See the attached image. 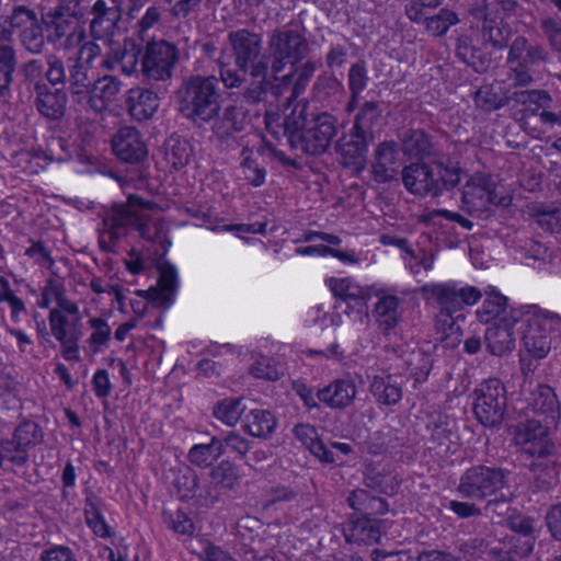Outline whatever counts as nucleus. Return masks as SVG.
I'll return each instance as SVG.
<instances>
[{
    "instance_id": "obj_56",
    "label": "nucleus",
    "mask_w": 561,
    "mask_h": 561,
    "mask_svg": "<svg viewBox=\"0 0 561 561\" xmlns=\"http://www.w3.org/2000/svg\"><path fill=\"white\" fill-rule=\"evenodd\" d=\"M537 537L512 535L504 542V550L514 553L515 557L526 558L534 549Z\"/></svg>"
},
{
    "instance_id": "obj_44",
    "label": "nucleus",
    "mask_w": 561,
    "mask_h": 561,
    "mask_svg": "<svg viewBox=\"0 0 561 561\" xmlns=\"http://www.w3.org/2000/svg\"><path fill=\"white\" fill-rule=\"evenodd\" d=\"M16 67L14 47H0V96H8Z\"/></svg>"
},
{
    "instance_id": "obj_51",
    "label": "nucleus",
    "mask_w": 561,
    "mask_h": 561,
    "mask_svg": "<svg viewBox=\"0 0 561 561\" xmlns=\"http://www.w3.org/2000/svg\"><path fill=\"white\" fill-rule=\"evenodd\" d=\"M244 411L240 399H225L214 407V415L222 423L236 425Z\"/></svg>"
},
{
    "instance_id": "obj_45",
    "label": "nucleus",
    "mask_w": 561,
    "mask_h": 561,
    "mask_svg": "<svg viewBox=\"0 0 561 561\" xmlns=\"http://www.w3.org/2000/svg\"><path fill=\"white\" fill-rule=\"evenodd\" d=\"M45 27L39 19L33 26L22 34H19V41L22 47L33 55H41L46 48L47 38L44 33Z\"/></svg>"
},
{
    "instance_id": "obj_9",
    "label": "nucleus",
    "mask_w": 561,
    "mask_h": 561,
    "mask_svg": "<svg viewBox=\"0 0 561 561\" xmlns=\"http://www.w3.org/2000/svg\"><path fill=\"white\" fill-rule=\"evenodd\" d=\"M472 411L477 421L484 427H499L507 411V392L504 383L491 378L474 390Z\"/></svg>"
},
{
    "instance_id": "obj_61",
    "label": "nucleus",
    "mask_w": 561,
    "mask_h": 561,
    "mask_svg": "<svg viewBox=\"0 0 561 561\" xmlns=\"http://www.w3.org/2000/svg\"><path fill=\"white\" fill-rule=\"evenodd\" d=\"M432 358L425 352L414 353L413 358L409 362L410 375L416 382L425 381L432 369Z\"/></svg>"
},
{
    "instance_id": "obj_17",
    "label": "nucleus",
    "mask_w": 561,
    "mask_h": 561,
    "mask_svg": "<svg viewBox=\"0 0 561 561\" xmlns=\"http://www.w3.org/2000/svg\"><path fill=\"white\" fill-rule=\"evenodd\" d=\"M375 139L351 128L335 142V151L344 167L362 171L366 167L369 144Z\"/></svg>"
},
{
    "instance_id": "obj_41",
    "label": "nucleus",
    "mask_w": 561,
    "mask_h": 561,
    "mask_svg": "<svg viewBox=\"0 0 561 561\" xmlns=\"http://www.w3.org/2000/svg\"><path fill=\"white\" fill-rule=\"evenodd\" d=\"M276 419L267 410H252L247 416L244 427L251 436L266 438L276 427Z\"/></svg>"
},
{
    "instance_id": "obj_47",
    "label": "nucleus",
    "mask_w": 561,
    "mask_h": 561,
    "mask_svg": "<svg viewBox=\"0 0 561 561\" xmlns=\"http://www.w3.org/2000/svg\"><path fill=\"white\" fill-rule=\"evenodd\" d=\"M252 150L248 147L242 149V161L240 167L244 180L252 186L259 187L265 182L266 170L252 157Z\"/></svg>"
},
{
    "instance_id": "obj_31",
    "label": "nucleus",
    "mask_w": 561,
    "mask_h": 561,
    "mask_svg": "<svg viewBox=\"0 0 561 561\" xmlns=\"http://www.w3.org/2000/svg\"><path fill=\"white\" fill-rule=\"evenodd\" d=\"M514 102L516 105L524 106L525 111L536 115L540 108L551 107L552 98L546 90H514L508 88V105Z\"/></svg>"
},
{
    "instance_id": "obj_33",
    "label": "nucleus",
    "mask_w": 561,
    "mask_h": 561,
    "mask_svg": "<svg viewBox=\"0 0 561 561\" xmlns=\"http://www.w3.org/2000/svg\"><path fill=\"white\" fill-rule=\"evenodd\" d=\"M426 298H434L440 306L439 312L456 313L461 310L458 288L449 284H430L422 287Z\"/></svg>"
},
{
    "instance_id": "obj_30",
    "label": "nucleus",
    "mask_w": 561,
    "mask_h": 561,
    "mask_svg": "<svg viewBox=\"0 0 561 561\" xmlns=\"http://www.w3.org/2000/svg\"><path fill=\"white\" fill-rule=\"evenodd\" d=\"M67 83L71 98L77 102L88 96L93 84L88 75V67L72 57L68 58Z\"/></svg>"
},
{
    "instance_id": "obj_6",
    "label": "nucleus",
    "mask_w": 561,
    "mask_h": 561,
    "mask_svg": "<svg viewBox=\"0 0 561 561\" xmlns=\"http://www.w3.org/2000/svg\"><path fill=\"white\" fill-rule=\"evenodd\" d=\"M522 341L527 353L543 358L551 350L552 341L561 336V316L548 310H538L524 321Z\"/></svg>"
},
{
    "instance_id": "obj_64",
    "label": "nucleus",
    "mask_w": 561,
    "mask_h": 561,
    "mask_svg": "<svg viewBox=\"0 0 561 561\" xmlns=\"http://www.w3.org/2000/svg\"><path fill=\"white\" fill-rule=\"evenodd\" d=\"M163 519L165 524L175 533L181 535H192L194 524L192 519L181 510L175 513L163 512Z\"/></svg>"
},
{
    "instance_id": "obj_3",
    "label": "nucleus",
    "mask_w": 561,
    "mask_h": 561,
    "mask_svg": "<svg viewBox=\"0 0 561 561\" xmlns=\"http://www.w3.org/2000/svg\"><path fill=\"white\" fill-rule=\"evenodd\" d=\"M466 171L443 160L411 162L402 168L401 179L408 192L422 197H439L457 187Z\"/></svg>"
},
{
    "instance_id": "obj_42",
    "label": "nucleus",
    "mask_w": 561,
    "mask_h": 561,
    "mask_svg": "<svg viewBox=\"0 0 561 561\" xmlns=\"http://www.w3.org/2000/svg\"><path fill=\"white\" fill-rule=\"evenodd\" d=\"M350 531V538L353 541L364 543L378 542L381 537L379 522L376 518H359L353 523Z\"/></svg>"
},
{
    "instance_id": "obj_25",
    "label": "nucleus",
    "mask_w": 561,
    "mask_h": 561,
    "mask_svg": "<svg viewBox=\"0 0 561 561\" xmlns=\"http://www.w3.org/2000/svg\"><path fill=\"white\" fill-rule=\"evenodd\" d=\"M527 408L556 423L560 417V403L554 390L547 385H537L525 397Z\"/></svg>"
},
{
    "instance_id": "obj_55",
    "label": "nucleus",
    "mask_w": 561,
    "mask_h": 561,
    "mask_svg": "<svg viewBox=\"0 0 561 561\" xmlns=\"http://www.w3.org/2000/svg\"><path fill=\"white\" fill-rule=\"evenodd\" d=\"M369 77L364 60L353 64L348 70L347 81L351 94L354 99L359 98L360 93L366 89Z\"/></svg>"
},
{
    "instance_id": "obj_40",
    "label": "nucleus",
    "mask_w": 561,
    "mask_h": 561,
    "mask_svg": "<svg viewBox=\"0 0 561 561\" xmlns=\"http://www.w3.org/2000/svg\"><path fill=\"white\" fill-rule=\"evenodd\" d=\"M473 100L477 107L484 112L500 110L508 105V88L500 95L492 83L483 84L476 91Z\"/></svg>"
},
{
    "instance_id": "obj_16",
    "label": "nucleus",
    "mask_w": 561,
    "mask_h": 561,
    "mask_svg": "<svg viewBox=\"0 0 561 561\" xmlns=\"http://www.w3.org/2000/svg\"><path fill=\"white\" fill-rule=\"evenodd\" d=\"M401 150L410 159L417 162L424 160H442L443 153L434 137L422 128H405L399 133Z\"/></svg>"
},
{
    "instance_id": "obj_11",
    "label": "nucleus",
    "mask_w": 561,
    "mask_h": 561,
    "mask_svg": "<svg viewBox=\"0 0 561 561\" xmlns=\"http://www.w3.org/2000/svg\"><path fill=\"white\" fill-rule=\"evenodd\" d=\"M514 440L522 454L534 459L548 457L558 450L549 435L548 425L534 419L516 426Z\"/></svg>"
},
{
    "instance_id": "obj_8",
    "label": "nucleus",
    "mask_w": 561,
    "mask_h": 561,
    "mask_svg": "<svg viewBox=\"0 0 561 561\" xmlns=\"http://www.w3.org/2000/svg\"><path fill=\"white\" fill-rule=\"evenodd\" d=\"M180 60L176 45L164 39L147 43L140 59V73L149 84L170 81Z\"/></svg>"
},
{
    "instance_id": "obj_50",
    "label": "nucleus",
    "mask_w": 561,
    "mask_h": 561,
    "mask_svg": "<svg viewBox=\"0 0 561 561\" xmlns=\"http://www.w3.org/2000/svg\"><path fill=\"white\" fill-rule=\"evenodd\" d=\"M506 307L507 298L497 291H492L485 298L478 314L485 322H489L491 318L501 322V319L505 318L503 314L506 312Z\"/></svg>"
},
{
    "instance_id": "obj_53",
    "label": "nucleus",
    "mask_w": 561,
    "mask_h": 561,
    "mask_svg": "<svg viewBox=\"0 0 561 561\" xmlns=\"http://www.w3.org/2000/svg\"><path fill=\"white\" fill-rule=\"evenodd\" d=\"M121 87L122 82L119 79L107 75L93 81L90 92L96 93L102 100L112 104L116 100Z\"/></svg>"
},
{
    "instance_id": "obj_43",
    "label": "nucleus",
    "mask_w": 561,
    "mask_h": 561,
    "mask_svg": "<svg viewBox=\"0 0 561 561\" xmlns=\"http://www.w3.org/2000/svg\"><path fill=\"white\" fill-rule=\"evenodd\" d=\"M191 153V146L180 137L171 136L165 141V159L175 170L190 162Z\"/></svg>"
},
{
    "instance_id": "obj_32",
    "label": "nucleus",
    "mask_w": 561,
    "mask_h": 561,
    "mask_svg": "<svg viewBox=\"0 0 561 561\" xmlns=\"http://www.w3.org/2000/svg\"><path fill=\"white\" fill-rule=\"evenodd\" d=\"M369 391L380 405H396L402 399V388L391 376H375Z\"/></svg>"
},
{
    "instance_id": "obj_19",
    "label": "nucleus",
    "mask_w": 561,
    "mask_h": 561,
    "mask_svg": "<svg viewBox=\"0 0 561 561\" xmlns=\"http://www.w3.org/2000/svg\"><path fill=\"white\" fill-rule=\"evenodd\" d=\"M178 289V272L174 265L163 262L159 265L158 284L138 295L150 301L154 307H168L173 301Z\"/></svg>"
},
{
    "instance_id": "obj_24",
    "label": "nucleus",
    "mask_w": 561,
    "mask_h": 561,
    "mask_svg": "<svg viewBox=\"0 0 561 561\" xmlns=\"http://www.w3.org/2000/svg\"><path fill=\"white\" fill-rule=\"evenodd\" d=\"M357 389L351 379H336L317 391V399L334 410H344L355 400Z\"/></svg>"
},
{
    "instance_id": "obj_5",
    "label": "nucleus",
    "mask_w": 561,
    "mask_h": 561,
    "mask_svg": "<svg viewBox=\"0 0 561 561\" xmlns=\"http://www.w3.org/2000/svg\"><path fill=\"white\" fill-rule=\"evenodd\" d=\"M301 22L290 21L267 36V57L271 72L279 75L287 65H295L310 54V43Z\"/></svg>"
},
{
    "instance_id": "obj_49",
    "label": "nucleus",
    "mask_w": 561,
    "mask_h": 561,
    "mask_svg": "<svg viewBox=\"0 0 561 561\" xmlns=\"http://www.w3.org/2000/svg\"><path fill=\"white\" fill-rule=\"evenodd\" d=\"M28 451L12 436L10 439L0 440V467L3 460L14 466L23 467L28 462Z\"/></svg>"
},
{
    "instance_id": "obj_54",
    "label": "nucleus",
    "mask_w": 561,
    "mask_h": 561,
    "mask_svg": "<svg viewBox=\"0 0 561 561\" xmlns=\"http://www.w3.org/2000/svg\"><path fill=\"white\" fill-rule=\"evenodd\" d=\"M47 70L45 78L51 85L67 83L68 59L65 61L60 57L50 54L46 57Z\"/></svg>"
},
{
    "instance_id": "obj_4",
    "label": "nucleus",
    "mask_w": 561,
    "mask_h": 561,
    "mask_svg": "<svg viewBox=\"0 0 561 561\" xmlns=\"http://www.w3.org/2000/svg\"><path fill=\"white\" fill-rule=\"evenodd\" d=\"M508 469L485 463L468 468L460 477L457 492L465 499L482 501L488 497L486 508L506 504L510 496L503 491L510 488Z\"/></svg>"
},
{
    "instance_id": "obj_18",
    "label": "nucleus",
    "mask_w": 561,
    "mask_h": 561,
    "mask_svg": "<svg viewBox=\"0 0 561 561\" xmlns=\"http://www.w3.org/2000/svg\"><path fill=\"white\" fill-rule=\"evenodd\" d=\"M81 19L79 15L68 14L58 8L43 14L41 20L46 31L47 43L56 45L62 38L67 41H71L73 37L83 38L84 31L77 30V21Z\"/></svg>"
},
{
    "instance_id": "obj_28",
    "label": "nucleus",
    "mask_w": 561,
    "mask_h": 561,
    "mask_svg": "<svg viewBox=\"0 0 561 561\" xmlns=\"http://www.w3.org/2000/svg\"><path fill=\"white\" fill-rule=\"evenodd\" d=\"M515 321L516 319L508 323L505 318H502L501 322L495 321L492 325L486 328L484 341L488 351L492 355L501 356L514 348L515 339L512 325Z\"/></svg>"
},
{
    "instance_id": "obj_52",
    "label": "nucleus",
    "mask_w": 561,
    "mask_h": 561,
    "mask_svg": "<svg viewBox=\"0 0 561 561\" xmlns=\"http://www.w3.org/2000/svg\"><path fill=\"white\" fill-rule=\"evenodd\" d=\"M350 45L348 38L344 36H340L332 42L324 57L325 66L329 69L342 68L347 62Z\"/></svg>"
},
{
    "instance_id": "obj_12",
    "label": "nucleus",
    "mask_w": 561,
    "mask_h": 561,
    "mask_svg": "<svg viewBox=\"0 0 561 561\" xmlns=\"http://www.w3.org/2000/svg\"><path fill=\"white\" fill-rule=\"evenodd\" d=\"M112 150L123 163L141 168L148 160L149 149L142 134L134 126H122L112 136Z\"/></svg>"
},
{
    "instance_id": "obj_2",
    "label": "nucleus",
    "mask_w": 561,
    "mask_h": 561,
    "mask_svg": "<svg viewBox=\"0 0 561 561\" xmlns=\"http://www.w3.org/2000/svg\"><path fill=\"white\" fill-rule=\"evenodd\" d=\"M179 113L197 127L210 124L221 112V90L215 76L188 75L174 92Z\"/></svg>"
},
{
    "instance_id": "obj_29",
    "label": "nucleus",
    "mask_w": 561,
    "mask_h": 561,
    "mask_svg": "<svg viewBox=\"0 0 561 561\" xmlns=\"http://www.w3.org/2000/svg\"><path fill=\"white\" fill-rule=\"evenodd\" d=\"M561 457L558 450L548 457L535 458L528 466L537 486L540 490H549L559 482Z\"/></svg>"
},
{
    "instance_id": "obj_20",
    "label": "nucleus",
    "mask_w": 561,
    "mask_h": 561,
    "mask_svg": "<svg viewBox=\"0 0 561 561\" xmlns=\"http://www.w3.org/2000/svg\"><path fill=\"white\" fill-rule=\"evenodd\" d=\"M141 53V46L134 39L126 37L123 44L112 46L103 58L101 66L107 70L119 67L123 73L130 76L137 71Z\"/></svg>"
},
{
    "instance_id": "obj_62",
    "label": "nucleus",
    "mask_w": 561,
    "mask_h": 561,
    "mask_svg": "<svg viewBox=\"0 0 561 561\" xmlns=\"http://www.w3.org/2000/svg\"><path fill=\"white\" fill-rule=\"evenodd\" d=\"M129 224V209H122L103 220L105 231L108 233L112 242H116L121 238L119 230L128 227Z\"/></svg>"
},
{
    "instance_id": "obj_60",
    "label": "nucleus",
    "mask_w": 561,
    "mask_h": 561,
    "mask_svg": "<svg viewBox=\"0 0 561 561\" xmlns=\"http://www.w3.org/2000/svg\"><path fill=\"white\" fill-rule=\"evenodd\" d=\"M510 69L507 72V80L511 91L516 90L517 88L528 87L534 82V78L530 73V68L526 65L518 62L515 65H508Z\"/></svg>"
},
{
    "instance_id": "obj_38",
    "label": "nucleus",
    "mask_w": 561,
    "mask_h": 561,
    "mask_svg": "<svg viewBox=\"0 0 561 561\" xmlns=\"http://www.w3.org/2000/svg\"><path fill=\"white\" fill-rule=\"evenodd\" d=\"M222 455L224 443L221 438L213 436L208 444L194 445L188 451V459L193 465L206 468Z\"/></svg>"
},
{
    "instance_id": "obj_10",
    "label": "nucleus",
    "mask_w": 561,
    "mask_h": 561,
    "mask_svg": "<svg viewBox=\"0 0 561 561\" xmlns=\"http://www.w3.org/2000/svg\"><path fill=\"white\" fill-rule=\"evenodd\" d=\"M234 66L242 72L253 70L259 65L268 66L267 50L262 53L263 37L248 28L232 31L227 37Z\"/></svg>"
},
{
    "instance_id": "obj_22",
    "label": "nucleus",
    "mask_w": 561,
    "mask_h": 561,
    "mask_svg": "<svg viewBox=\"0 0 561 561\" xmlns=\"http://www.w3.org/2000/svg\"><path fill=\"white\" fill-rule=\"evenodd\" d=\"M122 0H96L89 13L90 32L94 38H101L112 31L119 21L122 10L119 8Z\"/></svg>"
},
{
    "instance_id": "obj_39",
    "label": "nucleus",
    "mask_w": 561,
    "mask_h": 561,
    "mask_svg": "<svg viewBox=\"0 0 561 561\" xmlns=\"http://www.w3.org/2000/svg\"><path fill=\"white\" fill-rule=\"evenodd\" d=\"M529 216L542 231L551 234L561 232V210L559 208L533 205L529 208Z\"/></svg>"
},
{
    "instance_id": "obj_34",
    "label": "nucleus",
    "mask_w": 561,
    "mask_h": 561,
    "mask_svg": "<svg viewBox=\"0 0 561 561\" xmlns=\"http://www.w3.org/2000/svg\"><path fill=\"white\" fill-rule=\"evenodd\" d=\"M400 298L393 295H385L375 306V316L382 333L389 334L400 322Z\"/></svg>"
},
{
    "instance_id": "obj_37",
    "label": "nucleus",
    "mask_w": 561,
    "mask_h": 561,
    "mask_svg": "<svg viewBox=\"0 0 561 561\" xmlns=\"http://www.w3.org/2000/svg\"><path fill=\"white\" fill-rule=\"evenodd\" d=\"M455 313L438 312L436 316L435 329L440 334V342L444 347H455L460 343L461 328L458 324V319L463 320L462 314L454 316Z\"/></svg>"
},
{
    "instance_id": "obj_59",
    "label": "nucleus",
    "mask_w": 561,
    "mask_h": 561,
    "mask_svg": "<svg viewBox=\"0 0 561 561\" xmlns=\"http://www.w3.org/2000/svg\"><path fill=\"white\" fill-rule=\"evenodd\" d=\"M483 44H491L495 49H503L508 44V37L504 28L500 27L493 20H485L482 26Z\"/></svg>"
},
{
    "instance_id": "obj_21",
    "label": "nucleus",
    "mask_w": 561,
    "mask_h": 561,
    "mask_svg": "<svg viewBox=\"0 0 561 561\" xmlns=\"http://www.w3.org/2000/svg\"><path fill=\"white\" fill-rule=\"evenodd\" d=\"M34 91V104L41 115L49 121H59L65 116L68 95L64 89L53 90L47 83H37Z\"/></svg>"
},
{
    "instance_id": "obj_1",
    "label": "nucleus",
    "mask_w": 561,
    "mask_h": 561,
    "mask_svg": "<svg viewBox=\"0 0 561 561\" xmlns=\"http://www.w3.org/2000/svg\"><path fill=\"white\" fill-rule=\"evenodd\" d=\"M282 128L290 148L318 157L329 150L339 130V119L329 112L310 108L308 103H298Z\"/></svg>"
},
{
    "instance_id": "obj_48",
    "label": "nucleus",
    "mask_w": 561,
    "mask_h": 561,
    "mask_svg": "<svg viewBox=\"0 0 561 561\" xmlns=\"http://www.w3.org/2000/svg\"><path fill=\"white\" fill-rule=\"evenodd\" d=\"M3 16L5 18L13 34L18 32V35L25 32L39 20L36 12L25 5L13 7L10 13Z\"/></svg>"
},
{
    "instance_id": "obj_15",
    "label": "nucleus",
    "mask_w": 561,
    "mask_h": 561,
    "mask_svg": "<svg viewBox=\"0 0 561 561\" xmlns=\"http://www.w3.org/2000/svg\"><path fill=\"white\" fill-rule=\"evenodd\" d=\"M271 68L265 65H259L253 70L248 71L251 81L241 93V100L248 105H257L266 102L271 94L274 100L283 95V85L278 83V75H270Z\"/></svg>"
},
{
    "instance_id": "obj_36",
    "label": "nucleus",
    "mask_w": 561,
    "mask_h": 561,
    "mask_svg": "<svg viewBox=\"0 0 561 561\" xmlns=\"http://www.w3.org/2000/svg\"><path fill=\"white\" fill-rule=\"evenodd\" d=\"M348 505L355 511L364 513L365 517L373 515H383L388 512L386 500L374 496L369 491L356 489L347 497Z\"/></svg>"
},
{
    "instance_id": "obj_14",
    "label": "nucleus",
    "mask_w": 561,
    "mask_h": 561,
    "mask_svg": "<svg viewBox=\"0 0 561 561\" xmlns=\"http://www.w3.org/2000/svg\"><path fill=\"white\" fill-rule=\"evenodd\" d=\"M401 171L399 144L394 140L380 141L373 153V180L378 184L398 182Z\"/></svg>"
},
{
    "instance_id": "obj_26",
    "label": "nucleus",
    "mask_w": 561,
    "mask_h": 561,
    "mask_svg": "<svg viewBox=\"0 0 561 561\" xmlns=\"http://www.w3.org/2000/svg\"><path fill=\"white\" fill-rule=\"evenodd\" d=\"M456 56L477 73H485L492 65V56L477 45L469 35H460L456 43Z\"/></svg>"
},
{
    "instance_id": "obj_57",
    "label": "nucleus",
    "mask_w": 561,
    "mask_h": 561,
    "mask_svg": "<svg viewBox=\"0 0 561 561\" xmlns=\"http://www.w3.org/2000/svg\"><path fill=\"white\" fill-rule=\"evenodd\" d=\"M313 91L320 100H328L343 91L342 82L334 76H319L313 85Z\"/></svg>"
},
{
    "instance_id": "obj_23",
    "label": "nucleus",
    "mask_w": 561,
    "mask_h": 561,
    "mask_svg": "<svg viewBox=\"0 0 561 561\" xmlns=\"http://www.w3.org/2000/svg\"><path fill=\"white\" fill-rule=\"evenodd\" d=\"M126 108L133 119L145 122L150 119L159 107L158 93L151 89L133 88L127 92Z\"/></svg>"
},
{
    "instance_id": "obj_46",
    "label": "nucleus",
    "mask_w": 561,
    "mask_h": 561,
    "mask_svg": "<svg viewBox=\"0 0 561 561\" xmlns=\"http://www.w3.org/2000/svg\"><path fill=\"white\" fill-rule=\"evenodd\" d=\"M27 451L44 440L43 428L34 421L24 420L14 430L12 435Z\"/></svg>"
},
{
    "instance_id": "obj_63",
    "label": "nucleus",
    "mask_w": 561,
    "mask_h": 561,
    "mask_svg": "<svg viewBox=\"0 0 561 561\" xmlns=\"http://www.w3.org/2000/svg\"><path fill=\"white\" fill-rule=\"evenodd\" d=\"M211 477L216 484L232 490L238 483V476L229 461L220 462L213 471Z\"/></svg>"
},
{
    "instance_id": "obj_7",
    "label": "nucleus",
    "mask_w": 561,
    "mask_h": 561,
    "mask_svg": "<svg viewBox=\"0 0 561 561\" xmlns=\"http://www.w3.org/2000/svg\"><path fill=\"white\" fill-rule=\"evenodd\" d=\"M512 196L504 193L491 174L477 172L470 176L462 190L461 202L469 214L484 211L489 206L508 207Z\"/></svg>"
},
{
    "instance_id": "obj_13",
    "label": "nucleus",
    "mask_w": 561,
    "mask_h": 561,
    "mask_svg": "<svg viewBox=\"0 0 561 561\" xmlns=\"http://www.w3.org/2000/svg\"><path fill=\"white\" fill-rule=\"evenodd\" d=\"M49 325L54 337L61 345V354L67 360H80L79 343L83 336L81 317H64L57 311L49 312Z\"/></svg>"
},
{
    "instance_id": "obj_27",
    "label": "nucleus",
    "mask_w": 561,
    "mask_h": 561,
    "mask_svg": "<svg viewBox=\"0 0 561 561\" xmlns=\"http://www.w3.org/2000/svg\"><path fill=\"white\" fill-rule=\"evenodd\" d=\"M329 286L335 297L367 314V300L370 298L367 289L355 284L351 278H330Z\"/></svg>"
},
{
    "instance_id": "obj_35",
    "label": "nucleus",
    "mask_w": 561,
    "mask_h": 561,
    "mask_svg": "<svg viewBox=\"0 0 561 561\" xmlns=\"http://www.w3.org/2000/svg\"><path fill=\"white\" fill-rule=\"evenodd\" d=\"M382 121V110L376 101H365L354 117L352 128L375 139V127Z\"/></svg>"
},
{
    "instance_id": "obj_58",
    "label": "nucleus",
    "mask_w": 561,
    "mask_h": 561,
    "mask_svg": "<svg viewBox=\"0 0 561 561\" xmlns=\"http://www.w3.org/2000/svg\"><path fill=\"white\" fill-rule=\"evenodd\" d=\"M295 70L296 83L293 88V94L298 95L302 91L317 70V64L313 60L300 61L295 65H289Z\"/></svg>"
}]
</instances>
